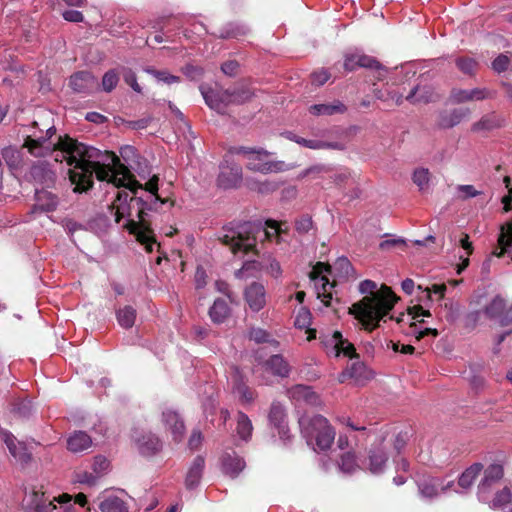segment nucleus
I'll return each mask as SVG.
<instances>
[{
    "label": "nucleus",
    "instance_id": "nucleus-16",
    "mask_svg": "<svg viewBox=\"0 0 512 512\" xmlns=\"http://www.w3.org/2000/svg\"><path fill=\"white\" fill-rule=\"evenodd\" d=\"M287 396L294 401L296 404H307L310 406H320L321 398L313 391L310 386L306 385H295L287 390Z\"/></svg>",
    "mask_w": 512,
    "mask_h": 512
},
{
    "label": "nucleus",
    "instance_id": "nucleus-29",
    "mask_svg": "<svg viewBox=\"0 0 512 512\" xmlns=\"http://www.w3.org/2000/svg\"><path fill=\"white\" fill-rule=\"evenodd\" d=\"M204 466L205 460L202 456H197L193 460L185 478V486L187 489H194L199 485L200 480L202 478Z\"/></svg>",
    "mask_w": 512,
    "mask_h": 512
},
{
    "label": "nucleus",
    "instance_id": "nucleus-18",
    "mask_svg": "<svg viewBox=\"0 0 512 512\" xmlns=\"http://www.w3.org/2000/svg\"><path fill=\"white\" fill-rule=\"evenodd\" d=\"M451 487H454L453 481H450L447 484H443L440 479L435 477H427L418 481L420 494L428 499H432L438 496L440 490L443 493L450 491Z\"/></svg>",
    "mask_w": 512,
    "mask_h": 512
},
{
    "label": "nucleus",
    "instance_id": "nucleus-62",
    "mask_svg": "<svg viewBox=\"0 0 512 512\" xmlns=\"http://www.w3.org/2000/svg\"><path fill=\"white\" fill-rule=\"evenodd\" d=\"M266 271L274 278H279L282 275L280 263L276 260L270 261L269 265L266 268Z\"/></svg>",
    "mask_w": 512,
    "mask_h": 512
},
{
    "label": "nucleus",
    "instance_id": "nucleus-36",
    "mask_svg": "<svg viewBox=\"0 0 512 512\" xmlns=\"http://www.w3.org/2000/svg\"><path fill=\"white\" fill-rule=\"evenodd\" d=\"M309 111L311 114L319 115H334L344 113L346 111L345 105L340 101H335L328 104H314L310 106Z\"/></svg>",
    "mask_w": 512,
    "mask_h": 512
},
{
    "label": "nucleus",
    "instance_id": "nucleus-58",
    "mask_svg": "<svg viewBox=\"0 0 512 512\" xmlns=\"http://www.w3.org/2000/svg\"><path fill=\"white\" fill-rule=\"evenodd\" d=\"M330 79V74L327 70L321 69L311 74L312 83L315 85H323Z\"/></svg>",
    "mask_w": 512,
    "mask_h": 512
},
{
    "label": "nucleus",
    "instance_id": "nucleus-43",
    "mask_svg": "<svg viewBox=\"0 0 512 512\" xmlns=\"http://www.w3.org/2000/svg\"><path fill=\"white\" fill-rule=\"evenodd\" d=\"M233 393L238 396L242 404H249L254 400V392L241 380H237L233 386Z\"/></svg>",
    "mask_w": 512,
    "mask_h": 512
},
{
    "label": "nucleus",
    "instance_id": "nucleus-12",
    "mask_svg": "<svg viewBox=\"0 0 512 512\" xmlns=\"http://www.w3.org/2000/svg\"><path fill=\"white\" fill-rule=\"evenodd\" d=\"M495 93L487 88L459 89L451 91L450 99L454 104H462L472 101H482L494 98Z\"/></svg>",
    "mask_w": 512,
    "mask_h": 512
},
{
    "label": "nucleus",
    "instance_id": "nucleus-46",
    "mask_svg": "<svg viewBox=\"0 0 512 512\" xmlns=\"http://www.w3.org/2000/svg\"><path fill=\"white\" fill-rule=\"evenodd\" d=\"M339 468L342 472L346 474H352L355 471L360 469V466L358 465L356 461V457L353 453L347 452L344 455H342Z\"/></svg>",
    "mask_w": 512,
    "mask_h": 512
},
{
    "label": "nucleus",
    "instance_id": "nucleus-38",
    "mask_svg": "<svg viewBox=\"0 0 512 512\" xmlns=\"http://www.w3.org/2000/svg\"><path fill=\"white\" fill-rule=\"evenodd\" d=\"M230 313V308L224 299L218 298L209 310V316L214 323H223Z\"/></svg>",
    "mask_w": 512,
    "mask_h": 512
},
{
    "label": "nucleus",
    "instance_id": "nucleus-50",
    "mask_svg": "<svg viewBox=\"0 0 512 512\" xmlns=\"http://www.w3.org/2000/svg\"><path fill=\"white\" fill-rule=\"evenodd\" d=\"M147 72L152 74L158 82H162V83H165L168 85L178 83L180 81L179 76L172 75L168 71H165V70L158 71V70H154V69H148Z\"/></svg>",
    "mask_w": 512,
    "mask_h": 512
},
{
    "label": "nucleus",
    "instance_id": "nucleus-41",
    "mask_svg": "<svg viewBox=\"0 0 512 512\" xmlns=\"http://www.w3.org/2000/svg\"><path fill=\"white\" fill-rule=\"evenodd\" d=\"M506 303L501 296H496L485 307V314L491 319H497L501 323V317L504 315Z\"/></svg>",
    "mask_w": 512,
    "mask_h": 512
},
{
    "label": "nucleus",
    "instance_id": "nucleus-6",
    "mask_svg": "<svg viewBox=\"0 0 512 512\" xmlns=\"http://www.w3.org/2000/svg\"><path fill=\"white\" fill-rule=\"evenodd\" d=\"M299 426L302 436L314 450H326L334 441L335 431L321 415H302L299 418Z\"/></svg>",
    "mask_w": 512,
    "mask_h": 512
},
{
    "label": "nucleus",
    "instance_id": "nucleus-31",
    "mask_svg": "<svg viewBox=\"0 0 512 512\" xmlns=\"http://www.w3.org/2000/svg\"><path fill=\"white\" fill-rule=\"evenodd\" d=\"M436 94L434 89L429 85H417L407 95L406 100L413 104L428 103L434 101Z\"/></svg>",
    "mask_w": 512,
    "mask_h": 512
},
{
    "label": "nucleus",
    "instance_id": "nucleus-19",
    "mask_svg": "<svg viewBox=\"0 0 512 512\" xmlns=\"http://www.w3.org/2000/svg\"><path fill=\"white\" fill-rule=\"evenodd\" d=\"M388 460L387 446L382 445L381 442L374 445L368 455L367 469L372 474H380L384 471Z\"/></svg>",
    "mask_w": 512,
    "mask_h": 512
},
{
    "label": "nucleus",
    "instance_id": "nucleus-39",
    "mask_svg": "<svg viewBox=\"0 0 512 512\" xmlns=\"http://www.w3.org/2000/svg\"><path fill=\"white\" fill-rule=\"evenodd\" d=\"M357 55V64L358 68H370L375 69L377 71V79L381 80L386 73L384 67L372 56L360 53L358 51L354 52Z\"/></svg>",
    "mask_w": 512,
    "mask_h": 512
},
{
    "label": "nucleus",
    "instance_id": "nucleus-40",
    "mask_svg": "<svg viewBox=\"0 0 512 512\" xmlns=\"http://www.w3.org/2000/svg\"><path fill=\"white\" fill-rule=\"evenodd\" d=\"M236 431H237L238 436L242 440L247 442L251 439L252 432H253L252 422L249 419V417L241 411L238 412V414H237Z\"/></svg>",
    "mask_w": 512,
    "mask_h": 512
},
{
    "label": "nucleus",
    "instance_id": "nucleus-30",
    "mask_svg": "<svg viewBox=\"0 0 512 512\" xmlns=\"http://www.w3.org/2000/svg\"><path fill=\"white\" fill-rule=\"evenodd\" d=\"M92 446L91 437L83 432L76 431L72 433L67 439V449L72 453H80Z\"/></svg>",
    "mask_w": 512,
    "mask_h": 512
},
{
    "label": "nucleus",
    "instance_id": "nucleus-25",
    "mask_svg": "<svg viewBox=\"0 0 512 512\" xmlns=\"http://www.w3.org/2000/svg\"><path fill=\"white\" fill-rule=\"evenodd\" d=\"M505 124V117L493 111L483 115L478 121L473 123L471 129L473 132L492 131L504 127Z\"/></svg>",
    "mask_w": 512,
    "mask_h": 512
},
{
    "label": "nucleus",
    "instance_id": "nucleus-11",
    "mask_svg": "<svg viewBox=\"0 0 512 512\" xmlns=\"http://www.w3.org/2000/svg\"><path fill=\"white\" fill-rule=\"evenodd\" d=\"M504 475L503 467L499 464H491L485 470L483 478L478 485V499L481 502H489L493 488Z\"/></svg>",
    "mask_w": 512,
    "mask_h": 512
},
{
    "label": "nucleus",
    "instance_id": "nucleus-44",
    "mask_svg": "<svg viewBox=\"0 0 512 512\" xmlns=\"http://www.w3.org/2000/svg\"><path fill=\"white\" fill-rule=\"evenodd\" d=\"M511 497L512 494L510 489L505 487L501 491H498L493 499L490 498V501L488 503L490 507L494 509H505L507 505L510 504Z\"/></svg>",
    "mask_w": 512,
    "mask_h": 512
},
{
    "label": "nucleus",
    "instance_id": "nucleus-60",
    "mask_svg": "<svg viewBox=\"0 0 512 512\" xmlns=\"http://www.w3.org/2000/svg\"><path fill=\"white\" fill-rule=\"evenodd\" d=\"M357 55L355 53H348L345 55L344 68L347 71H354L358 68Z\"/></svg>",
    "mask_w": 512,
    "mask_h": 512
},
{
    "label": "nucleus",
    "instance_id": "nucleus-23",
    "mask_svg": "<svg viewBox=\"0 0 512 512\" xmlns=\"http://www.w3.org/2000/svg\"><path fill=\"white\" fill-rule=\"evenodd\" d=\"M139 453L145 457H152L162 450V442L158 436L145 433L135 440Z\"/></svg>",
    "mask_w": 512,
    "mask_h": 512
},
{
    "label": "nucleus",
    "instance_id": "nucleus-10",
    "mask_svg": "<svg viewBox=\"0 0 512 512\" xmlns=\"http://www.w3.org/2000/svg\"><path fill=\"white\" fill-rule=\"evenodd\" d=\"M0 439L17 463L26 466L32 461V454L29 452L26 443L19 441L10 431L1 428Z\"/></svg>",
    "mask_w": 512,
    "mask_h": 512
},
{
    "label": "nucleus",
    "instance_id": "nucleus-63",
    "mask_svg": "<svg viewBox=\"0 0 512 512\" xmlns=\"http://www.w3.org/2000/svg\"><path fill=\"white\" fill-rule=\"evenodd\" d=\"M206 272L203 268L198 267L195 272V285L197 289H201L206 285Z\"/></svg>",
    "mask_w": 512,
    "mask_h": 512
},
{
    "label": "nucleus",
    "instance_id": "nucleus-13",
    "mask_svg": "<svg viewBox=\"0 0 512 512\" xmlns=\"http://www.w3.org/2000/svg\"><path fill=\"white\" fill-rule=\"evenodd\" d=\"M200 91L206 104L217 112H223L232 103L229 90H216L202 85Z\"/></svg>",
    "mask_w": 512,
    "mask_h": 512
},
{
    "label": "nucleus",
    "instance_id": "nucleus-8",
    "mask_svg": "<svg viewBox=\"0 0 512 512\" xmlns=\"http://www.w3.org/2000/svg\"><path fill=\"white\" fill-rule=\"evenodd\" d=\"M320 340L326 354L330 357L354 358L357 356L354 345L345 339L339 331L322 334Z\"/></svg>",
    "mask_w": 512,
    "mask_h": 512
},
{
    "label": "nucleus",
    "instance_id": "nucleus-4",
    "mask_svg": "<svg viewBox=\"0 0 512 512\" xmlns=\"http://www.w3.org/2000/svg\"><path fill=\"white\" fill-rule=\"evenodd\" d=\"M266 225L272 231L261 229L250 222L239 223L235 226H225L220 240L224 245L229 246L235 255H245L256 251V234H261L268 240L275 238L277 243L280 242L281 229L279 224L276 221L269 220L266 222Z\"/></svg>",
    "mask_w": 512,
    "mask_h": 512
},
{
    "label": "nucleus",
    "instance_id": "nucleus-2",
    "mask_svg": "<svg viewBox=\"0 0 512 512\" xmlns=\"http://www.w3.org/2000/svg\"><path fill=\"white\" fill-rule=\"evenodd\" d=\"M157 175L151 176V166L130 146V211L136 210L138 221L130 219V235L144 246L147 252H152L157 244L150 223L146 219L147 211H152L157 205L163 204L158 195Z\"/></svg>",
    "mask_w": 512,
    "mask_h": 512
},
{
    "label": "nucleus",
    "instance_id": "nucleus-17",
    "mask_svg": "<svg viewBox=\"0 0 512 512\" xmlns=\"http://www.w3.org/2000/svg\"><path fill=\"white\" fill-rule=\"evenodd\" d=\"M244 299L253 312H259L266 305L265 287L258 282L251 283L244 292Z\"/></svg>",
    "mask_w": 512,
    "mask_h": 512
},
{
    "label": "nucleus",
    "instance_id": "nucleus-1",
    "mask_svg": "<svg viewBox=\"0 0 512 512\" xmlns=\"http://www.w3.org/2000/svg\"><path fill=\"white\" fill-rule=\"evenodd\" d=\"M32 129L26 136L23 146L35 157H46L54 153L56 162L66 161L71 167L69 178L75 185V192H84L91 188L94 174L100 181H106L115 188H124L117 192L113 209L115 221H122V227L128 229V168L120 159L113 152L101 151L68 136L59 137L57 142H53L51 139L56 134L54 125L41 128L38 121H34Z\"/></svg>",
    "mask_w": 512,
    "mask_h": 512
},
{
    "label": "nucleus",
    "instance_id": "nucleus-26",
    "mask_svg": "<svg viewBox=\"0 0 512 512\" xmlns=\"http://www.w3.org/2000/svg\"><path fill=\"white\" fill-rule=\"evenodd\" d=\"M347 376L353 379L357 384H364L371 380L374 374L363 362L357 361L352 363L347 371L340 375L339 381L344 382Z\"/></svg>",
    "mask_w": 512,
    "mask_h": 512
},
{
    "label": "nucleus",
    "instance_id": "nucleus-45",
    "mask_svg": "<svg viewBox=\"0 0 512 512\" xmlns=\"http://www.w3.org/2000/svg\"><path fill=\"white\" fill-rule=\"evenodd\" d=\"M2 157L11 169H17L21 164L20 151L13 147H6L2 150Z\"/></svg>",
    "mask_w": 512,
    "mask_h": 512
},
{
    "label": "nucleus",
    "instance_id": "nucleus-9",
    "mask_svg": "<svg viewBox=\"0 0 512 512\" xmlns=\"http://www.w3.org/2000/svg\"><path fill=\"white\" fill-rule=\"evenodd\" d=\"M110 468V461L102 455H97L94 457L91 465L92 472L78 471L75 473L74 481L80 484L94 486L100 478L110 471Z\"/></svg>",
    "mask_w": 512,
    "mask_h": 512
},
{
    "label": "nucleus",
    "instance_id": "nucleus-28",
    "mask_svg": "<svg viewBox=\"0 0 512 512\" xmlns=\"http://www.w3.org/2000/svg\"><path fill=\"white\" fill-rule=\"evenodd\" d=\"M493 254L497 257L507 255L512 259V221L501 226L498 247Z\"/></svg>",
    "mask_w": 512,
    "mask_h": 512
},
{
    "label": "nucleus",
    "instance_id": "nucleus-64",
    "mask_svg": "<svg viewBox=\"0 0 512 512\" xmlns=\"http://www.w3.org/2000/svg\"><path fill=\"white\" fill-rule=\"evenodd\" d=\"M239 64L236 61H227L222 64L221 70L224 74L233 76L238 70Z\"/></svg>",
    "mask_w": 512,
    "mask_h": 512
},
{
    "label": "nucleus",
    "instance_id": "nucleus-47",
    "mask_svg": "<svg viewBox=\"0 0 512 512\" xmlns=\"http://www.w3.org/2000/svg\"><path fill=\"white\" fill-rule=\"evenodd\" d=\"M120 74L116 69L107 71L102 78L101 89L105 92H111L119 83Z\"/></svg>",
    "mask_w": 512,
    "mask_h": 512
},
{
    "label": "nucleus",
    "instance_id": "nucleus-56",
    "mask_svg": "<svg viewBox=\"0 0 512 512\" xmlns=\"http://www.w3.org/2000/svg\"><path fill=\"white\" fill-rule=\"evenodd\" d=\"M313 221L309 216H302L295 222V228L299 233H307L312 229Z\"/></svg>",
    "mask_w": 512,
    "mask_h": 512
},
{
    "label": "nucleus",
    "instance_id": "nucleus-48",
    "mask_svg": "<svg viewBox=\"0 0 512 512\" xmlns=\"http://www.w3.org/2000/svg\"><path fill=\"white\" fill-rule=\"evenodd\" d=\"M331 179L333 183L337 186H345L349 184V182H355L353 172L348 168H340L338 169L332 176Z\"/></svg>",
    "mask_w": 512,
    "mask_h": 512
},
{
    "label": "nucleus",
    "instance_id": "nucleus-54",
    "mask_svg": "<svg viewBox=\"0 0 512 512\" xmlns=\"http://www.w3.org/2000/svg\"><path fill=\"white\" fill-rule=\"evenodd\" d=\"M288 138L303 147L314 149V150H318L322 146L320 144V140H317V139H305L303 137H300V136H297V135H294L291 133L289 134Z\"/></svg>",
    "mask_w": 512,
    "mask_h": 512
},
{
    "label": "nucleus",
    "instance_id": "nucleus-53",
    "mask_svg": "<svg viewBox=\"0 0 512 512\" xmlns=\"http://www.w3.org/2000/svg\"><path fill=\"white\" fill-rule=\"evenodd\" d=\"M311 320L312 316L310 311L305 307H301L295 317L294 324L299 329H305L310 326Z\"/></svg>",
    "mask_w": 512,
    "mask_h": 512
},
{
    "label": "nucleus",
    "instance_id": "nucleus-51",
    "mask_svg": "<svg viewBox=\"0 0 512 512\" xmlns=\"http://www.w3.org/2000/svg\"><path fill=\"white\" fill-rule=\"evenodd\" d=\"M413 182L419 187L420 190L427 188L430 180V173L428 169L419 168L413 173Z\"/></svg>",
    "mask_w": 512,
    "mask_h": 512
},
{
    "label": "nucleus",
    "instance_id": "nucleus-57",
    "mask_svg": "<svg viewBox=\"0 0 512 512\" xmlns=\"http://www.w3.org/2000/svg\"><path fill=\"white\" fill-rule=\"evenodd\" d=\"M249 338L256 343H264L268 341L269 335L264 329L252 328L249 331Z\"/></svg>",
    "mask_w": 512,
    "mask_h": 512
},
{
    "label": "nucleus",
    "instance_id": "nucleus-3",
    "mask_svg": "<svg viewBox=\"0 0 512 512\" xmlns=\"http://www.w3.org/2000/svg\"><path fill=\"white\" fill-rule=\"evenodd\" d=\"M359 291L368 294L349 308L353 315L367 331H373L379 322L393 309L398 297L390 287L377 284L372 280H364L359 284Z\"/></svg>",
    "mask_w": 512,
    "mask_h": 512
},
{
    "label": "nucleus",
    "instance_id": "nucleus-14",
    "mask_svg": "<svg viewBox=\"0 0 512 512\" xmlns=\"http://www.w3.org/2000/svg\"><path fill=\"white\" fill-rule=\"evenodd\" d=\"M268 373L280 378H286L290 374V365L281 355H272L269 359L260 362L255 373Z\"/></svg>",
    "mask_w": 512,
    "mask_h": 512
},
{
    "label": "nucleus",
    "instance_id": "nucleus-42",
    "mask_svg": "<svg viewBox=\"0 0 512 512\" xmlns=\"http://www.w3.org/2000/svg\"><path fill=\"white\" fill-rule=\"evenodd\" d=\"M247 32L248 29L245 25L228 23L220 30L218 36L223 39L238 38L245 35Z\"/></svg>",
    "mask_w": 512,
    "mask_h": 512
},
{
    "label": "nucleus",
    "instance_id": "nucleus-20",
    "mask_svg": "<svg viewBox=\"0 0 512 512\" xmlns=\"http://www.w3.org/2000/svg\"><path fill=\"white\" fill-rule=\"evenodd\" d=\"M286 410L279 402H273L270 407L268 419L277 430L282 439H289V428L286 423Z\"/></svg>",
    "mask_w": 512,
    "mask_h": 512
},
{
    "label": "nucleus",
    "instance_id": "nucleus-35",
    "mask_svg": "<svg viewBox=\"0 0 512 512\" xmlns=\"http://www.w3.org/2000/svg\"><path fill=\"white\" fill-rule=\"evenodd\" d=\"M409 439V435L407 431H401L397 434L386 433L385 436L382 437L381 443L382 445L387 446V450L393 446L394 450L397 453H400L402 449L406 446L407 441Z\"/></svg>",
    "mask_w": 512,
    "mask_h": 512
},
{
    "label": "nucleus",
    "instance_id": "nucleus-32",
    "mask_svg": "<svg viewBox=\"0 0 512 512\" xmlns=\"http://www.w3.org/2000/svg\"><path fill=\"white\" fill-rule=\"evenodd\" d=\"M58 204L57 197L47 190H36L35 192V210L53 211Z\"/></svg>",
    "mask_w": 512,
    "mask_h": 512
},
{
    "label": "nucleus",
    "instance_id": "nucleus-37",
    "mask_svg": "<svg viewBox=\"0 0 512 512\" xmlns=\"http://www.w3.org/2000/svg\"><path fill=\"white\" fill-rule=\"evenodd\" d=\"M99 509L101 512H125L126 504L122 498L108 494L100 502Z\"/></svg>",
    "mask_w": 512,
    "mask_h": 512
},
{
    "label": "nucleus",
    "instance_id": "nucleus-5",
    "mask_svg": "<svg viewBox=\"0 0 512 512\" xmlns=\"http://www.w3.org/2000/svg\"><path fill=\"white\" fill-rule=\"evenodd\" d=\"M339 278L349 277L353 272L351 262L346 257H339L334 266L331 267L323 262H318L309 273L310 279L314 282L317 298H319L325 306H329L333 298L332 290L335 286L334 282H330L328 275Z\"/></svg>",
    "mask_w": 512,
    "mask_h": 512
},
{
    "label": "nucleus",
    "instance_id": "nucleus-52",
    "mask_svg": "<svg viewBox=\"0 0 512 512\" xmlns=\"http://www.w3.org/2000/svg\"><path fill=\"white\" fill-rule=\"evenodd\" d=\"M230 95L232 103L240 104L251 99L254 95V92L248 87H242L237 90L230 91Z\"/></svg>",
    "mask_w": 512,
    "mask_h": 512
},
{
    "label": "nucleus",
    "instance_id": "nucleus-21",
    "mask_svg": "<svg viewBox=\"0 0 512 512\" xmlns=\"http://www.w3.org/2000/svg\"><path fill=\"white\" fill-rule=\"evenodd\" d=\"M26 512H42V510H55L53 501L45 498L43 492L32 491L23 500Z\"/></svg>",
    "mask_w": 512,
    "mask_h": 512
},
{
    "label": "nucleus",
    "instance_id": "nucleus-22",
    "mask_svg": "<svg viewBox=\"0 0 512 512\" xmlns=\"http://www.w3.org/2000/svg\"><path fill=\"white\" fill-rule=\"evenodd\" d=\"M70 87L77 93H87L99 86L97 79L87 71H79L70 77Z\"/></svg>",
    "mask_w": 512,
    "mask_h": 512
},
{
    "label": "nucleus",
    "instance_id": "nucleus-15",
    "mask_svg": "<svg viewBox=\"0 0 512 512\" xmlns=\"http://www.w3.org/2000/svg\"><path fill=\"white\" fill-rule=\"evenodd\" d=\"M242 180V168L239 165H230L225 159L220 166L217 178L218 186L224 189L236 187Z\"/></svg>",
    "mask_w": 512,
    "mask_h": 512
},
{
    "label": "nucleus",
    "instance_id": "nucleus-34",
    "mask_svg": "<svg viewBox=\"0 0 512 512\" xmlns=\"http://www.w3.org/2000/svg\"><path fill=\"white\" fill-rule=\"evenodd\" d=\"M244 468L245 461L238 456H231L228 454L222 459L223 472L231 478L237 477Z\"/></svg>",
    "mask_w": 512,
    "mask_h": 512
},
{
    "label": "nucleus",
    "instance_id": "nucleus-24",
    "mask_svg": "<svg viewBox=\"0 0 512 512\" xmlns=\"http://www.w3.org/2000/svg\"><path fill=\"white\" fill-rule=\"evenodd\" d=\"M162 421L165 427L171 432L174 441L180 442L185 433V425L179 414L167 409L162 413Z\"/></svg>",
    "mask_w": 512,
    "mask_h": 512
},
{
    "label": "nucleus",
    "instance_id": "nucleus-33",
    "mask_svg": "<svg viewBox=\"0 0 512 512\" xmlns=\"http://www.w3.org/2000/svg\"><path fill=\"white\" fill-rule=\"evenodd\" d=\"M470 113L469 108L454 109L450 113L441 115L439 124L443 128H452L468 118Z\"/></svg>",
    "mask_w": 512,
    "mask_h": 512
},
{
    "label": "nucleus",
    "instance_id": "nucleus-27",
    "mask_svg": "<svg viewBox=\"0 0 512 512\" xmlns=\"http://www.w3.org/2000/svg\"><path fill=\"white\" fill-rule=\"evenodd\" d=\"M482 468L483 467L480 463L472 464L459 476L457 484L454 483V487H451V490L456 493H463L470 489L475 479L482 471Z\"/></svg>",
    "mask_w": 512,
    "mask_h": 512
},
{
    "label": "nucleus",
    "instance_id": "nucleus-59",
    "mask_svg": "<svg viewBox=\"0 0 512 512\" xmlns=\"http://www.w3.org/2000/svg\"><path fill=\"white\" fill-rule=\"evenodd\" d=\"M510 177L505 176L504 177V183L506 188L508 189V194L505 195L502 198V203L504 204V210L508 212L511 209V202H512V187L510 186Z\"/></svg>",
    "mask_w": 512,
    "mask_h": 512
},
{
    "label": "nucleus",
    "instance_id": "nucleus-49",
    "mask_svg": "<svg viewBox=\"0 0 512 512\" xmlns=\"http://www.w3.org/2000/svg\"><path fill=\"white\" fill-rule=\"evenodd\" d=\"M456 65L464 74L472 75L476 71L478 63L473 58L460 57L456 60Z\"/></svg>",
    "mask_w": 512,
    "mask_h": 512
},
{
    "label": "nucleus",
    "instance_id": "nucleus-7",
    "mask_svg": "<svg viewBox=\"0 0 512 512\" xmlns=\"http://www.w3.org/2000/svg\"><path fill=\"white\" fill-rule=\"evenodd\" d=\"M228 153L231 155L243 154L247 159V169L254 172L268 174L282 172L289 169L283 161L267 160V157L270 155V153L264 149H254L240 146L230 148Z\"/></svg>",
    "mask_w": 512,
    "mask_h": 512
},
{
    "label": "nucleus",
    "instance_id": "nucleus-61",
    "mask_svg": "<svg viewBox=\"0 0 512 512\" xmlns=\"http://www.w3.org/2000/svg\"><path fill=\"white\" fill-rule=\"evenodd\" d=\"M63 18L69 22H81L83 20V15L80 11L77 10H66L63 12Z\"/></svg>",
    "mask_w": 512,
    "mask_h": 512
},
{
    "label": "nucleus",
    "instance_id": "nucleus-55",
    "mask_svg": "<svg viewBox=\"0 0 512 512\" xmlns=\"http://www.w3.org/2000/svg\"><path fill=\"white\" fill-rule=\"evenodd\" d=\"M511 60L505 54L498 55L492 62V69L497 73H502L508 70Z\"/></svg>",
    "mask_w": 512,
    "mask_h": 512
}]
</instances>
